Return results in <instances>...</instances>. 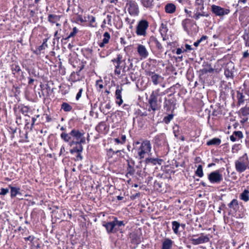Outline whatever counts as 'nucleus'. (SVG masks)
<instances>
[{
	"mask_svg": "<svg viewBox=\"0 0 249 249\" xmlns=\"http://www.w3.org/2000/svg\"><path fill=\"white\" fill-rule=\"evenodd\" d=\"M113 221L115 224L117 231H120V232L122 233L123 228L125 226L127 222L124 220H118L116 217H113Z\"/></svg>",
	"mask_w": 249,
	"mask_h": 249,
	"instance_id": "nucleus-19",
	"label": "nucleus"
},
{
	"mask_svg": "<svg viewBox=\"0 0 249 249\" xmlns=\"http://www.w3.org/2000/svg\"><path fill=\"white\" fill-rule=\"evenodd\" d=\"M164 9L166 13L173 14L176 11V6L173 3H168L166 4Z\"/></svg>",
	"mask_w": 249,
	"mask_h": 249,
	"instance_id": "nucleus-29",
	"label": "nucleus"
},
{
	"mask_svg": "<svg viewBox=\"0 0 249 249\" xmlns=\"http://www.w3.org/2000/svg\"><path fill=\"white\" fill-rule=\"evenodd\" d=\"M40 248V243L38 240L34 241V238L32 237V249H37Z\"/></svg>",
	"mask_w": 249,
	"mask_h": 249,
	"instance_id": "nucleus-49",
	"label": "nucleus"
},
{
	"mask_svg": "<svg viewBox=\"0 0 249 249\" xmlns=\"http://www.w3.org/2000/svg\"><path fill=\"white\" fill-rule=\"evenodd\" d=\"M142 5L146 9H152L154 6V0H141Z\"/></svg>",
	"mask_w": 249,
	"mask_h": 249,
	"instance_id": "nucleus-28",
	"label": "nucleus"
},
{
	"mask_svg": "<svg viewBox=\"0 0 249 249\" xmlns=\"http://www.w3.org/2000/svg\"><path fill=\"white\" fill-rule=\"evenodd\" d=\"M8 192H9V189L1 188L0 189V195L4 196V195H6Z\"/></svg>",
	"mask_w": 249,
	"mask_h": 249,
	"instance_id": "nucleus-61",
	"label": "nucleus"
},
{
	"mask_svg": "<svg viewBox=\"0 0 249 249\" xmlns=\"http://www.w3.org/2000/svg\"><path fill=\"white\" fill-rule=\"evenodd\" d=\"M136 114L138 115V116H140L141 117H144V116H146L148 115L147 114V113L146 111H144V112H142V110H141L140 109H138L136 112Z\"/></svg>",
	"mask_w": 249,
	"mask_h": 249,
	"instance_id": "nucleus-59",
	"label": "nucleus"
},
{
	"mask_svg": "<svg viewBox=\"0 0 249 249\" xmlns=\"http://www.w3.org/2000/svg\"><path fill=\"white\" fill-rule=\"evenodd\" d=\"M174 241L169 238H165L162 242L161 249H172Z\"/></svg>",
	"mask_w": 249,
	"mask_h": 249,
	"instance_id": "nucleus-22",
	"label": "nucleus"
},
{
	"mask_svg": "<svg viewBox=\"0 0 249 249\" xmlns=\"http://www.w3.org/2000/svg\"><path fill=\"white\" fill-rule=\"evenodd\" d=\"M172 229L173 230L174 233L176 234H178L179 232L178 229L180 226V224L177 221H174L172 222Z\"/></svg>",
	"mask_w": 249,
	"mask_h": 249,
	"instance_id": "nucleus-38",
	"label": "nucleus"
},
{
	"mask_svg": "<svg viewBox=\"0 0 249 249\" xmlns=\"http://www.w3.org/2000/svg\"><path fill=\"white\" fill-rule=\"evenodd\" d=\"M174 114L172 112L171 114H168L167 116L164 117L163 119V122L166 124H169L170 122L173 119Z\"/></svg>",
	"mask_w": 249,
	"mask_h": 249,
	"instance_id": "nucleus-39",
	"label": "nucleus"
},
{
	"mask_svg": "<svg viewBox=\"0 0 249 249\" xmlns=\"http://www.w3.org/2000/svg\"><path fill=\"white\" fill-rule=\"evenodd\" d=\"M83 91V89L82 88L79 89V91L78 92L76 96V100L77 101L78 100L81 98Z\"/></svg>",
	"mask_w": 249,
	"mask_h": 249,
	"instance_id": "nucleus-64",
	"label": "nucleus"
},
{
	"mask_svg": "<svg viewBox=\"0 0 249 249\" xmlns=\"http://www.w3.org/2000/svg\"><path fill=\"white\" fill-rule=\"evenodd\" d=\"M210 238L208 235H205L203 233L200 234V236L197 238H191L190 241L194 245L207 243L209 241Z\"/></svg>",
	"mask_w": 249,
	"mask_h": 249,
	"instance_id": "nucleus-11",
	"label": "nucleus"
},
{
	"mask_svg": "<svg viewBox=\"0 0 249 249\" xmlns=\"http://www.w3.org/2000/svg\"><path fill=\"white\" fill-rule=\"evenodd\" d=\"M208 179L211 183L219 184L223 180V176L219 170H215L208 175Z\"/></svg>",
	"mask_w": 249,
	"mask_h": 249,
	"instance_id": "nucleus-9",
	"label": "nucleus"
},
{
	"mask_svg": "<svg viewBox=\"0 0 249 249\" xmlns=\"http://www.w3.org/2000/svg\"><path fill=\"white\" fill-rule=\"evenodd\" d=\"M95 130L99 133H106L107 132V128L106 122H100L96 126Z\"/></svg>",
	"mask_w": 249,
	"mask_h": 249,
	"instance_id": "nucleus-21",
	"label": "nucleus"
},
{
	"mask_svg": "<svg viewBox=\"0 0 249 249\" xmlns=\"http://www.w3.org/2000/svg\"><path fill=\"white\" fill-rule=\"evenodd\" d=\"M193 24V21L189 18H185L182 21L181 25L183 30L188 34L190 32L191 27Z\"/></svg>",
	"mask_w": 249,
	"mask_h": 249,
	"instance_id": "nucleus-20",
	"label": "nucleus"
},
{
	"mask_svg": "<svg viewBox=\"0 0 249 249\" xmlns=\"http://www.w3.org/2000/svg\"><path fill=\"white\" fill-rule=\"evenodd\" d=\"M239 112L244 116H247L249 115V107L246 106L242 107L239 111Z\"/></svg>",
	"mask_w": 249,
	"mask_h": 249,
	"instance_id": "nucleus-43",
	"label": "nucleus"
},
{
	"mask_svg": "<svg viewBox=\"0 0 249 249\" xmlns=\"http://www.w3.org/2000/svg\"><path fill=\"white\" fill-rule=\"evenodd\" d=\"M151 145L150 141L147 140L143 141L140 146L136 148L139 159L141 160L143 159L145 154H148L151 151Z\"/></svg>",
	"mask_w": 249,
	"mask_h": 249,
	"instance_id": "nucleus-5",
	"label": "nucleus"
},
{
	"mask_svg": "<svg viewBox=\"0 0 249 249\" xmlns=\"http://www.w3.org/2000/svg\"><path fill=\"white\" fill-rule=\"evenodd\" d=\"M222 114V110L219 107H217V109L215 108L212 113V115L214 116H217Z\"/></svg>",
	"mask_w": 249,
	"mask_h": 249,
	"instance_id": "nucleus-54",
	"label": "nucleus"
},
{
	"mask_svg": "<svg viewBox=\"0 0 249 249\" xmlns=\"http://www.w3.org/2000/svg\"><path fill=\"white\" fill-rule=\"evenodd\" d=\"M48 21L52 23H54L60 20V16L54 14H50L48 16Z\"/></svg>",
	"mask_w": 249,
	"mask_h": 249,
	"instance_id": "nucleus-36",
	"label": "nucleus"
},
{
	"mask_svg": "<svg viewBox=\"0 0 249 249\" xmlns=\"http://www.w3.org/2000/svg\"><path fill=\"white\" fill-rule=\"evenodd\" d=\"M155 144L158 146H165L167 142L166 136L164 133L160 134L154 138Z\"/></svg>",
	"mask_w": 249,
	"mask_h": 249,
	"instance_id": "nucleus-14",
	"label": "nucleus"
},
{
	"mask_svg": "<svg viewBox=\"0 0 249 249\" xmlns=\"http://www.w3.org/2000/svg\"><path fill=\"white\" fill-rule=\"evenodd\" d=\"M211 11L215 16L222 17L228 15L230 10L228 8H222L219 6L213 4L211 7Z\"/></svg>",
	"mask_w": 249,
	"mask_h": 249,
	"instance_id": "nucleus-8",
	"label": "nucleus"
},
{
	"mask_svg": "<svg viewBox=\"0 0 249 249\" xmlns=\"http://www.w3.org/2000/svg\"><path fill=\"white\" fill-rule=\"evenodd\" d=\"M162 184V182L156 180L154 183V187L158 191L161 192Z\"/></svg>",
	"mask_w": 249,
	"mask_h": 249,
	"instance_id": "nucleus-46",
	"label": "nucleus"
},
{
	"mask_svg": "<svg viewBox=\"0 0 249 249\" xmlns=\"http://www.w3.org/2000/svg\"><path fill=\"white\" fill-rule=\"evenodd\" d=\"M104 38L102 40V42L105 43L106 44H107L109 42V40L110 38V35L109 33L106 32L104 33L103 35Z\"/></svg>",
	"mask_w": 249,
	"mask_h": 249,
	"instance_id": "nucleus-47",
	"label": "nucleus"
},
{
	"mask_svg": "<svg viewBox=\"0 0 249 249\" xmlns=\"http://www.w3.org/2000/svg\"><path fill=\"white\" fill-rule=\"evenodd\" d=\"M234 66L233 63H228L224 68V74L225 76L229 78H233V70Z\"/></svg>",
	"mask_w": 249,
	"mask_h": 249,
	"instance_id": "nucleus-15",
	"label": "nucleus"
},
{
	"mask_svg": "<svg viewBox=\"0 0 249 249\" xmlns=\"http://www.w3.org/2000/svg\"><path fill=\"white\" fill-rule=\"evenodd\" d=\"M150 39L151 42L155 46L157 51L160 53H162L163 51V48L158 39L155 37H151Z\"/></svg>",
	"mask_w": 249,
	"mask_h": 249,
	"instance_id": "nucleus-25",
	"label": "nucleus"
},
{
	"mask_svg": "<svg viewBox=\"0 0 249 249\" xmlns=\"http://www.w3.org/2000/svg\"><path fill=\"white\" fill-rule=\"evenodd\" d=\"M102 225L106 228L107 233L109 234L118 232L113 220L110 222L104 221Z\"/></svg>",
	"mask_w": 249,
	"mask_h": 249,
	"instance_id": "nucleus-13",
	"label": "nucleus"
},
{
	"mask_svg": "<svg viewBox=\"0 0 249 249\" xmlns=\"http://www.w3.org/2000/svg\"><path fill=\"white\" fill-rule=\"evenodd\" d=\"M121 151V150H119L114 151L112 148H110V149L107 150V155L108 159H111L113 157V156L114 154H118V153H120Z\"/></svg>",
	"mask_w": 249,
	"mask_h": 249,
	"instance_id": "nucleus-40",
	"label": "nucleus"
},
{
	"mask_svg": "<svg viewBox=\"0 0 249 249\" xmlns=\"http://www.w3.org/2000/svg\"><path fill=\"white\" fill-rule=\"evenodd\" d=\"M228 207L231 209L230 212H229V214H231V209L234 211L236 212L239 208L238 201L236 199H233L228 204Z\"/></svg>",
	"mask_w": 249,
	"mask_h": 249,
	"instance_id": "nucleus-24",
	"label": "nucleus"
},
{
	"mask_svg": "<svg viewBox=\"0 0 249 249\" xmlns=\"http://www.w3.org/2000/svg\"><path fill=\"white\" fill-rule=\"evenodd\" d=\"M163 160L158 158H147L145 160V162L146 164H152L153 165H155L157 164L159 165H161L162 162H163Z\"/></svg>",
	"mask_w": 249,
	"mask_h": 249,
	"instance_id": "nucleus-23",
	"label": "nucleus"
},
{
	"mask_svg": "<svg viewBox=\"0 0 249 249\" xmlns=\"http://www.w3.org/2000/svg\"><path fill=\"white\" fill-rule=\"evenodd\" d=\"M61 109L65 112H70L72 110V107L66 102H63L61 105Z\"/></svg>",
	"mask_w": 249,
	"mask_h": 249,
	"instance_id": "nucleus-37",
	"label": "nucleus"
},
{
	"mask_svg": "<svg viewBox=\"0 0 249 249\" xmlns=\"http://www.w3.org/2000/svg\"><path fill=\"white\" fill-rule=\"evenodd\" d=\"M127 172L126 176L128 174L130 175V176L133 175L135 173V169H134V167L130 164V163L128 160H127Z\"/></svg>",
	"mask_w": 249,
	"mask_h": 249,
	"instance_id": "nucleus-42",
	"label": "nucleus"
},
{
	"mask_svg": "<svg viewBox=\"0 0 249 249\" xmlns=\"http://www.w3.org/2000/svg\"><path fill=\"white\" fill-rule=\"evenodd\" d=\"M160 76L158 74H155L154 75L150 78L153 83L156 85L159 83V80L160 78Z\"/></svg>",
	"mask_w": 249,
	"mask_h": 249,
	"instance_id": "nucleus-44",
	"label": "nucleus"
},
{
	"mask_svg": "<svg viewBox=\"0 0 249 249\" xmlns=\"http://www.w3.org/2000/svg\"><path fill=\"white\" fill-rule=\"evenodd\" d=\"M177 104V99L175 97L174 94H170L165 97L163 103V108L166 111H171L173 112L176 108Z\"/></svg>",
	"mask_w": 249,
	"mask_h": 249,
	"instance_id": "nucleus-6",
	"label": "nucleus"
},
{
	"mask_svg": "<svg viewBox=\"0 0 249 249\" xmlns=\"http://www.w3.org/2000/svg\"><path fill=\"white\" fill-rule=\"evenodd\" d=\"M167 93V90H165L163 92H161L159 89H156L155 90H153L151 93H156L157 94V98L160 97V98H161V96L165 95Z\"/></svg>",
	"mask_w": 249,
	"mask_h": 249,
	"instance_id": "nucleus-45",
	"label": "nucleus"
},
{
	"mask_svg": "<svg viewBox=\"0 0 249 249\" xmlns=\"http://www.w3.org/2000/svg\"><path fill=\"white\" fill-rule=\"evenodd\" d=\"M233 135L238 139H241L243 138V134L241 131H235L233 132Z\"/></svg>",
	"mask_w": 249,
	"mask_h": 249,
	"instance_id": "nucleus-53",
	"label": "nucleus"
},
{
	"mask_svg": "<svg viewBox=\"0 0 249 249\" xmlns=\"http://www.w3.org/2000/svg\"><path fill=\"white\" fill-rule=\"evenodd\" d=\"M149 27V22L146 19H141L138 22L136 27V33L138 36H146V30Z\"/></svg>",
	"mask_w": 249,
	"mask_h": 249,
	"instance_id": "nucleus-7",
	"label": "nucleus"
},
{
	"mask_svg": "<svg viewBox=\"0 0 249 249\" xmlns=\"http://www.w3.org/2000/svg\"><path fill=\"white\" fill-rule=\"evenodd\" d=\"M84 65H81L80 67H78L77 71L76 72H72L70 78L73 82H76L81 80L83 75L81 74V71L84 69Z\"/></svg>",
	"mask_w": 249,
	"mask_h": 249,
	"instance_id": "nucleus-12",
	"label": "nucleus"
},
{
	"mask_svg": "<svg viewBox=\"0 0 249 249\" xmlns=\"http://www.w3.org/2000/svg\"><path fill=\"white\" fill-rule=\"evenodd\" d=\"M78 30L76 27H74L72 28V31L70 33L69 35L67 34V36H62V42H63V41H66L68 40L71 37H74L76 34L78 33Z\"/></svg>",
	"mask_w": 249,
	"mask_h": 249,
	"instance_id": "nucleus-31",
	"label": "nucleus"
},
{
	"mask_svg": "<svg viewBox=\"0 0 249 249\" xmlns=\"http://www.w3.org/2000/svg\"><path fill=\"white\" fill-rule=\"evenodd\" d=\"M204 9V5H198L196 6V7L195 10V12H201L203 11Z\"/></svg>",
	"mask_w": 249,
	"mask_h": 249,
	"instance_id": "nucleus-63",
	"label": "nucleus"
},
{
	"mask_svg": "<svg viewBox=\"0 0 249 249\" xmlns=\"http://www.w3.org/2000/svg\"><path fill=\"white\" fill-rule=\"evenodd\" d=\"M248 28V31H247V29L245 30L244 33L242 36V37L244 41L249 40V25Z\"/></svg>",
	"mask_w": 249,
	"mask_h": 249,
	"instance_id": "nucleus-57",
	"label": "nucleus"
},
{
	"mask_svg": "<svg viewBox=\"0 0 249 249\" xmlns=\"http://www.w3.org/2000/svg\"><path fill=\"white\" fill-rule=\"evenodd\" d=\"M168 29L167 28L166 24L162 23L160 25L159 31L160 33V34L163 37V40H165L166 39V34L168 31Z\"/></svg>",
	"mask_w": 249,
	"mask_h": 249,
	"instance_id": "nucleus-32",
	"label": "nucleus"
},
{
	"mask_svg": "<svg viewBox=\"0 0 249 249\" xmlns=\"http://www.w3.org/2000/svg\"><path fill=\"white\" fill-rule=\"evenodd\" d=\"M11 188V196L14 197L18 194L19 191V189L16 187H10Z\"/></svg>",
	"mask_w": 249,
	"mask_h": 249,
	"instance_id": "nucleus-48",
	"label": "nucleus"
},
{
	"mask_svg": "<svg viewBox=\"0 0 249 249\" xmlns=\"http://www.w3.org/2000/svg\"><path fill=\"white\" fill-rule=\"evenodd\" d=\"M127 10L130 15L137 16L139 13V6L135 1H130L126 4Z\"/></svg>",
	"mask_w": 249,
	"mask_h": 249,
	"instance_id": "nucleus-10",
	"label": "nucleus"
},
{
	"mask_svg": "<svg viewBox=\"0 0 249 249\" xmlns=\"http://www.w3.org/2000/svg\"><path fill=\"white\" fill-rule=\"evenodd\" d=\"M202 17L200 14V12H195L192 17V18H194L196 20H198L200 18Z\"/></svg>",
	"mask_w": 249,
	"mask_h": 249,
	"instance_id": "nucleus-58",
	"label": "nucleus"
},
{
	"mask_svg": "<svg viewBox=\"0 0 249 249\" xmlns=\"http://www.w3.org/2000/svg\"><path fill=\"white\" fill-rule=\"evenodd\" d=\"M221 141L218 138H214L207 141L206 144L208 146L215 145L218 146L221 143Z\"/></svg>",
	"mask_w": 249,
	"mask_h": 249,
	"instance_id": "nucleus-34",
	"label": "nucleus"
},
{
	"mask_svg": "<svg viewBox=\"0 0 249 249\" xmlns=\"http://www.w3.org/2000/svg\"><path fill=\"white\" fill-rule=\"evenodd\" d=\"M47 46V45L45 43V42H44L41 45L38 46L37 49H38L39 52H41L43 50H44L45 48Z\"/></svg>",
	"mask_w": 249,
	"mask_h": 249,
	"instance_id": "nucleus-62",
	"label": "nucleus"
},
{
	"mask_svg": "<svg viewBox=\"0 0 249 249\" xmlns=\"http://www.w3.org/2000/svg\"><path fill=\"white\" fill-rule=\"evenodd\" d=\"M243 89L241 91L237 90L236 92V98L237 99V106L238 107H239L245 103L246 99L244 93L247 94L249 93V91L245 90L244 92H243Z\"/></svg>",
	"mask_w": 249,
	"mask_h": 249,
	"instance_id": "nucleus-16",
	"label": "nucleus"
},
{
	"mask_svg": "<svg viewBox=\"0 0 249 249\" xmlns=\"http://www.w3.org/2000/svg\"><path fill=\"white\" fill-rule=\"evenodd\" d=\"M113 63H116L115 65L114 73L116 75H119L121 73V70L124 75L126 72V62L125 59H123V56L121 54H118L117 57L112 60Z\"/></svg>",
	"mask_w": 249,
	"mask_h": 249,
	"instance_id": "nucleus-3",
	"label": "nucleus"
},
{
	"mask_svg": "<svg viewBox=\"0 0 249 249\" xmlns=\"http://www.w3.org/2000/svg\"><path fill=\"white\" fill-rule=\"evenodd\" d=\"M128 63L129 64L128 65H126V72L130 71H134V69L133 68V64L132 62H131V60L130 59H128Z\"/></svg>",
	"mask_w": 249,
	"mask_h": 249,
	"instance_id": "nucleus-52",
	"label": "nucleus"
},
{
	"mask_svg": "<svg viewBox=\"0 0 249 249\" xmlns=\"http://www.w3.org/2000/svg\"><path fill=\"white\" fill-rule=\"evenodd\" d=\"M38 196V198H36V200H32V205L34 204H37V205L41 204V202H42V199L41 197H40Z\"/></svg>",
	"mask_w": 249,
	"mask_h": 249,
	"instance_id": "nucleus-60",
	"label": "nucleus"
},
{
	"mask_svg": "<svg viewBox=\"0 0 249 249\" xmlns=\"http://www.w3.org/2000/svg\"><path fill=\"white\" fill-rule=\"evenodd\" d=\"M208 38V36H201V37L198 39L196 42H195L194 43V45L195 46V47H197L199 44L202 42L203 41V40H206Z\"/></svg>",
	"mask_w": 249,
	"mask_h": 249,
	"instance_id": "nucleus-51",
	"label": "nucleus"
},
{
	"mask_svg": "<svg viewBox=\"0 0 249 249\" xmlns=\"http://www.w3.org/2000/svg\"><path fill=\"white\" fill-rule=\"evenodd\" d=\"M130 242L135 245L134 248L141 242V238L140 235L136 232H132L130 234Z\"/></svg>",
	"mask_w": 249,
	"mask_h": 249,
	"instance_id": "nucleus-17",
	"label": "nucleus"
},
{
	"mask_svg": "<svg viewBox=\"0 0 249 249\" xmlns=\"http://www.w3.org/2000/svg\"><path fill=\"white\" fill-rule=\"evenodd\" d=\"M195 175L199 178H202L203 175V167L201 165H198L196 170L195 171Z\"/></svg>",
	"mask_w": 249,
	"mask_h": 249,
	"instance_id": "nucleus-41",
	"label": "nucleus"
},
{
	"mask_svg": "<svg viewBox=\"0 0 249 249\" xmlns=\"http://www.w3.org/2000/svg\"><path fill=\"white\" fill-rule=\"evenodd\" d=\"M78 30L76 27H74L72 28V31L70 33L69 35L67 34V36H62V42H63V41H66L68 40L71 37H74L76 34L78 33Z\"/></svg>",
	"mask_w": 249,
	"mask_h": 249,
	"instance_id": "nucleus-30",
	"label": "nucleus"
},
{
	"mask_svg": "<svg viewBox=\"0 0 249 249\" xmlns=\"http://www.w3.org/2000/svg\"><path fill=\"white\" fill-rule=\"evenodd\" d=\"M88 21L90 23V25L92 27H94V25H92L93 23L95 21V18L93 16L88 15L87 17Z\"/></svg>",
	"mask_w": 249,
	"mask_h": 249,
	"instance_id": "nucleus-55",
	"label": "nucleus"
},
{
	"mask_svg": "<svg viewBox=\"0 0 249 249\" xmlns=\"http://www.w3.org/2000/svg\"><path fill=\"white\" fill-rule=\"evenodd\" d=\"M161 98L158 100L157 94L151 93L148 100V111L149 118L154 120L156 111H159L161 108Z\"/></svg>",
	"mask_w": 249,
	"mask_h": 249,
	"instance_id": "nucleus-2",
	"label": "nucleus"
},
{
	"mask_svg": "<svg viewBox=\"0 0 249 249\" xmlns=\"http://www.w3.org/2000/svg\"><path fill=\"white\" fill-rule=\"evenodd\" d=\"M85 132L83 130L73 128L69 133L63 132L60 134L61 139L69 145L76 146L70 150L71 154L77 153L75 160H82L83 156L81 152L83 150L82 144L86 143V138L84 137Z\"/></svg>",
	"mask_w": 249,
	"mask_h": 249,
	"instance_id": "nucleus-1",
	"label": "nucleus"
},
{
	"mask_svg": "<svg viewBox=\"0 0 249 249\" xmlns=\"http://www.w3.org/2000/svg\"><path fill=\"white\" fill-rule=\"evenodd\" d=\"M239 198L244 202H248L249 200V191L245 189L243 192L240 194Z\"/></svg>",
	"mask_w": 249,
	"mask_h": 249,
	"instance_id": "nucleus-33",
	"label": "nucleus"
},
{
	"mask_svg": "<svg viewBox=\"0 0 249 249\" xmlns=\"http://www.w3.org/2000/svg\"><path fill=\"white\" fill-rule=\"evenodd\" d=\"M42 85L41 83H39L38 86L35 85L34 86V91H35V94H36V97H37L38 91H40V88H42Z\"/></svg>",
	"mask_w": 249,
	"mask_h": 249,
	"instance_id": "nucleus-56",
	"label": "nucleus"
},
{
	"mask_svg": "<svg viewBox=\"0 0 249 249\" xmlns=\"http://www.w3.org/2000/svg\"><path fill=\"white\" fill-rule=\"evenodd\" d=\"M235 168L239 173L244 172L247 168L249 169V160L247 153H245L235 160Z\"/></svg>",
	"mask_w": 249,
	"mask_h": 249,
	"instance_id": "nucleus-4",
	"label": "nucleus"
},
{
	"mask_svg": "<svg viewBox=\"0 0 249 249\" xmlns=\"http://www.w3.org/2000/svg\"><path fill=\"white\" fill-rule=\"evenodd\" d=\"M123 88L121 86L117 85L115 91V97L116 99V103L118 105L120 106L123 103V100L122 98V92Z\"/></svg>",
	"mask_w": 249,
	"mask_h": 249,
	"instance_id": "nucleus-18",
	"label": "nucleus"
},
{
	"mask_svg": "<svg viewBox=\"0 0 249 249\" xmlns=\"http://www.w3.org/2000/svg\"><path fill=\"white\" fill-rule=\"evenodd\" d=\"M129 76L132 81H135L138 78V74L137 72L134 73V71H130Z\"/></svg>",
	"mask_w": 249,
	"mask_h": 249,
	"instance_id": "nucleus-50",
	"label": "nucleus"
},
{
	"mask_svg": "<svg viewBox=\"0 0 249 249\" xmlns=\"http://www.w3.org/2000/svg\"><path fill=\"white\" fill-rule=\"evenodd\" d=\"M24 119L25 121V129H26V138H27V135L31 131V124H30L29 116L25 115Z\"/></svg>",
	"mask_w": 249,
	"mask_h": 249,
	"instance_id": "nucleus-26",
	"label": "nucleus"
},
{
	"mask_svg": "<svg viewBox=\"0 0 249 249\" xmlns=\"http://www.w3.org/2000/svg\"><path fill=\"white\" fill-rule=\"evenodd\" d=\"M137 51L139 55L143 58L147 57L148 55L146 48L142 45H139L138 46Z\"/></svg>",
	"mask_w": 249,
	"mask_h": 249,
	"instance_id": "nucleus-27",
	"label": "nucleus"
},
{
	"mask_svg": "<svg viewBox=\"0 0 249 249\" xmlns=\"http://www.w3.org/2000/svg\"><path fill=\"white\" fill-rule=\"evenodd\" d=\"M200 71L202 74H206L207 73H212L214 71V69L212 67L211 65L209 64H207L203 69L200 70Z\"/></svg>",
	"mask_w": 249,
	"mask_h": 249,
	"instance_id": "nucleus-35",
	"label": "nucleus"
}]
</instances>
